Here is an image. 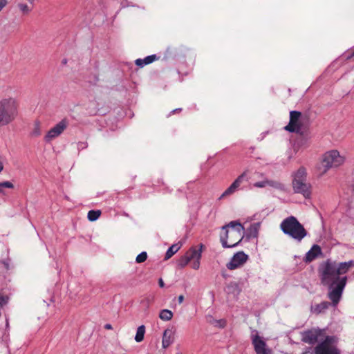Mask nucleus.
<instances>
[{
	"label": "nucleus",
	"instance_id": "nucleus-33",
	"mask_svg": "<svg viewBox=\"0 0 354 354\" xmlns=\"http://www.w3.org/2000/svg\"><path fill=\"white\" fill-rule=\"evenodd\" d=\"M178 300L179 304L183 303V301H184V296L182 295H179L178 297Z\"/></svg>",
	"mask_w": 354,
	"mask_h": 354
},
{
	"label": "nucleus",
	"instance_id": "nucleus-30",
	"mask_svg": "<svg viewBox=\"0 0 354 354\" xmlns=\"http://www.w3.org/2000/svg\"><path fill=\"white\" fill-rule=\"evenodd\" d=\"M9 297L6 295H3L0 294V306H3L6 305L8 302Z\"/></svg>",
	"mask_w": 354,
	"mask_h": 354
},
{
	"label": "nucleus",
	"instance_id": "nucleus-10",
	"mask_svg": "<svg viewBox=\"0 0 354 354\" xmlns=\"http://www.w3.org/2000/svg\"><path fill=\"white\" fill-rule=\"evenodd\" d=\"M326 337L324 330L312 328L302 333L301 340L309 344H315L319 341L322 342Z\"/></svg>",
	"mask_w": 354,
	"mask_h": 354
},
{
	"label": "nucleus",
	"instance_id": "nucleus-27",
	"mask_svg": "<svg viewBox=\"0 0 354 354\" xmlns=\"http://www.w3.org/2000/svg\"><path fill=\"white\" fill-rule=\"evenodd\" d=\"M6 188L13 189L14 185L10 181H5V182L0 183V193L1 194H5L4 189Z\"/></svg>",
	"mask_w": 354,
	"mask_h": 354
},
{
	"label": "nucleus",
	"instance_id": "nucleus-38",
	"mask_svg": "<svg viewBox=\"0 0 354 354\" xmlns=\"http://www.w3.org/2000/svg\"><path fill=\"white\" fill-rule=\"evenodd\" d=\"M3 169V165L1 162H0V173L2 171Z\"/></svg>",
	"mask_w": 354,
	"mask_h": 354
},
{
	"label": "nucleus",
	"instance_id": "nucleus-4",
	"mask_svg": "<svg viewBox=\"0 0 354 354\" xmlns=\"http://www.w3.org/2000/svg\"><path fill=\"white\" fill-rule=\"evenodd\" d=\"M280 228L285 234L298 242H301L308 234L303 225L293 216L285 218L281 223Z\"/></svg>",
	"mask_w": 354,
	"mask_h": 354
},
{
	"label": "nucleus",
	"instance_id": "nucleus-8",
	"mask_svg": "<svg viewBox=\"0 0 354 354\" xmlns=\"http://www.w3.org/2000/svg\"><path fill=\"white\" fill-rule=\"evenodd\" d=\"M301 113L297 111H291L290 112L289 123L284 127L285 130L303 135Z\"/></svg>",
	"mask_w": 354,
	"mask_h": 354
},
{
	"label": "nucleus",
	"instance_id": "nucleus-11",
	"mask_svg": "<svg viewBox=\"0 0 354 354\" xmlns=\"http://www.w3.org/2000/svg\"><path fill=\"white\" fill-rule=\"evenodd\" d=\"M248 259V255L243 251L238 252L233 255L230 261L226 264V267L230 270H235L245 263Z\"/></svg>",
	"mask_w": 354,
	"mask_h": 354
},
{
	"label": "nucleus",
	"instance_id": "nucleus-35",
	"mask_svg": "<svg viewBox=\"0 0 354 354\" xmlns=\"http://www.w3.org/2000/svg\"><path fill=\"white\" fill-rule=\"evenodd\" d=\"M181 110H182V109H181L180 108H179V109H176L173 110V111L171 112V113H173V114H174V113H179L180 111H181Z\"/></svg>",
	"mask_w": 354,
	"mask_h": 354
},
{
	"label": "nucleus",
	"instance_id": "nucleus-15",
	"mask_svg": "<svg viewBox=\"0 0 354 354\" xmlns=\"http://www.w3.org/2000/svg\"><path fill=\"white\" fill-rule=\"evenodd\" d=\"M320 254H322L321 247L316 244L313 245L310 250L306 254L304 261L306 263H310Z\"/></svg>",
	"mask_w": 354,
	"mask_h": 354
},
{
	"label": "nucleus",
	"instance_id": "nucleus-21",
	"mask_svg": "<svg viewBox=\"0 0 354 354\" xmlns=\"http://www.w3.org/2000/svg\"><path fill=\"white\" fill-rule=\"evenodd\" d=\"M42 122L38 120L34 122L32 129L30 132L32 138H37L41 134Z\"/></svg>",
	"mask_w": 354,
	"mask_h": 354
},
{
	"label": "nucleus",
	"instance_id": "nucleus-26",
	"mask_svg": "<svg viewBox=\"0 0 354 354\" xmlns=\"http://www.w3.org/2000/svg\"><path fill=\"white\" fill-rule=\"evenodd\" d=\"M101 214L100 210H90L88 212L87 217L90 221H95L99 218Z\"/></svg>",
	"mask_w": 354,
	"mask_h": 354
},
{
	"label": "nucleus",
	"instance_id": "nucleus-37",
	"mask_svg": "<svg viewBox=\"0 0 354 354\" xmlns=\"http://www.w3.org/2000/svg\"><path fill=\"white\" fill-rule=\"evenodd\" d=\"M353 57H354V50L351 53V55H348V56L346 57V59H351Z\"/></svg>",
	"mask_w": 354,
	"mask_h": 354
},
{
	"label": "nucleus",
	"instance_id": "nucleus-13",
	"mask_svg": "<svg viewBox=\"0 0 354 354\" xmlns=\"http://www.w3.org/2000/svg\"><path fill=\"white\" fill-rule=\"evenodd\" d=\"M252 344L257 354H270V351L266 348V342L258 335L253 337Z\"/></svg>",
	"mask_w": 354,
	"mask_h": 354
},
{
	"label": "nucleus",
	"instance_id": "nucleus-14",
	"mask_svg": "<svg viewBox=\"0 0 354 354\" xmlns=\"http://www.w3.org/2000/svg\"><path fill=\"white\" fill-rule=\"evenodd\" d=\"M66 127L67 122L65 120H62L48 131L46 137L50 139L55 138L59 136L66 129Z\"/></svg>",
	"mask_w": 354,
	"mask_h": 354
},
{
	"label": "nucleus",
	"instance_id": "nucleus-5",
	"mask_svg": "<svg viewBox=\"0 0 354 354\" xmlns=\"http://www.w3.org/2000/svg\"><path fill=\"white\" fill-rule=\"evenodd\" d=\"M306 169L299 167L293 174L292 188L295 193L301 194L306 198H309L312 194V186L307 182Z\"/></svg>",
	"mask_w": 354,
	"mask_h": 354
},
{
	"label": "nucleus",
	"instance_id": "nucleus-9",
	"mask_svg": "<svg viewBox=\"0 0 354 354\" xmlns=\"http://www.w3.org/2000/svg\"><path fill=\"white\" fill-rule=\"evenodd\" d=\"M334 337L326 336L325 339L315 348V354H339V350L333 345Z\"/></svg>",
	"mask_w": 354,
	"mask_h": 354
},
{
	"label": "nucleus",
	"instance_id": "nucleus-34",
	"mask_svg": "<svg viewBox=\"0 0 354 354\" xmlns=\"http://www.w3.org/2000/svg\"><path fill=\"white\" fill-rule=\"evenodd\" d=\"M104 328H105V329H107V330L112 329V326H111L110 324H106L104 326Z\"/></svg>",
	"mask_w": 354,
	"mask_h": 354
},
{
	"label": "nucleus",
	"instance_id": "nucleus-36",
	"mask_svg": "<svg viewBox=\"0 0 354 354\" xmlns=\"http://www.w3.org/2000/svg\"><path fill=\"white\" fill-rule=\"evenodd\" d=\"M302 354H315V351H306L304 352Z\"/></svg>",
	"mask_w": 354,
	"mask_h": 354
},
{
	"label": "nucleus",
	"instance_id": "nucleus-18",
	"mask_svg": "<svg viewBox=\"0 0 354 354\" xmlns=\"http://www.w3.org/2000/svg\"><path fill=\"white\" fill-rule=\"evenodd\" d=\"M331 304L333 305L332 302L330 304L328 301H322L320 304L312 306L310 311L313 314L319 315L327 310Z\"/></svg>",
	"mask_w": 354,
	"mask_h": 354
},
{
	"label": "nucleus",
	"instance_id": "nucleus-23",
	"mask_svg": "<svg viewBox=\"0 0 354 354\" xmlns=\"http://www.w3.org/2000/svg\"><path fill=\"white\" fill-rule=\"evenodd\" d=\"M180 248V245L178 244H174L171 247L169 248L167 251L166 252L165 259L167 260L170 259L174 254H176L179 249Z\"/></svg>",
	"mask_w": 354,
	"mask_h": 354
},
{
	"label": "nucleus",
	"instance_id": "nucleus-31",
	"mask_svg": "<svg viewBox=\"0 0 354 354\" xmlns=\"http://www.w3.org/2000/svg\"><path fill=\"white\" fill-rule=\"evenodd\" d=\"M8 4L7 0H0V11Z\"/></svg>",
	"mask_w": 354,
	"mask_h": 354
},
{
	"label": "nucleus",
	"instance_id": "nucleus-39",
	"mask_svg": "<svg viewBox=\"0 0 354 354\" xmlns=\"http://www.w3.org/2000/svg\"><path fill=\"white\" fill-rule=\"evenodd\" d=\"M62 63H63V64H66V59H64V60L62 61Z\"/></svg>",
	"mask_w": 354,
	"mask_h": 354
},
{
	"label": "nucleus",
	"instance_id": "nucleus-22",
	"mask_svg": "<svg viewBox=\"0 0 354 354\" xmlns=\"http://www.w3.org/2000/svg\"><path fill=\"white\" fill-rule=\"evenodd\" d=\"M259 228V223H254L250 225V227L248 230V236L249 237H257L258 236Z\"/></svg>",
	"mask_w": 354,
	"mask_h": 354
},
{
	"label": "nucleus",
	"instance_id": "nucleus-25",
	"mask_svg": "<svg viewBox=\"0 0 354 354\" xmlns=\"http://www.w3.org/2000/svg\"><path fill=\"white\" fill-rule=\"evenodd\" d=\"M159 317L163 321H169L173 317V313L167 309L162 310L160 312Z\"/></svg>",
	"mask_w": 354,
	"mask_h": 354
},
{
	"label": "nucleus",
	"instance_id": "nucleus-2",
	"mask_svg": "<svg viewBox=\"0 0 354 354\" xmlns=\"http://www.w3.org/2000/svg\"><path fill=\"white\" fill-rule=\"evenodd\" d=\"M245 228L238 221H233L221 227L220 241L223 248L236 246L243 239Z\"/></svg>",
	"mask_w": 354,
	"mask_h": 354
},
{
	"label": "nucleus",
	"instance_id": "nucleus-29",
	"mask_svg": "<svg viewBox=\"0 0 354 354\" xmlns=\"http://www.w3.org/2000/svg\"><path fill=\"white\" fill-rule=\"evenodd\" d=\"M17 7L23 14H28L30 9L27 4L18 3Z\"/></svg>",
	"mask_w": 354,
	"mask_h": 354
},
{
	"label": "nucleus",
	"instance_id": "nucleus-20",
	"mask_svg": "<svg viewBox=\"0 0 354 354\" xmlns=\"http://www.w3.org/2000/svg\"><path fill=\"white\" fill-rule=\"evenodd\" d=\"M158 59V57L156 55H152L146 57L145 59H137L136 60V64L138 66L142 67L145 65L149 64Z\"/></svg>",
	"mask_w": 354,
	"mask_h": 354
},
{
	"label": "nucleus",
	"instance_id": "nucleus-28",
	"mask_svg": "<svg viewBox=\"0 0 354 354\" xmlns=\"http://www.w3.org/2000/svg\"><path fill=\"white\" fill-rule=\"evenodd\" d=\"M147 259V253L146 252H142L139 254L136 259V261L138 263H141L145 262Z\"/></svg>",
	"mask_w": 354,
	"mask_h": 354
},
{
	"label": "nucleus",
	"instance_id": "nucleus-1",
	"mask_svg": "<svg viewBox=\"0 0 354 354\" xmlns=\"http://www.w3.org/2000/svg\"><path fill=\"white\" fill-rule=\"evenodd\" d=\"M353 267L354 260L337 263L330 259L326 260L319 267V272L322 283L329 287L328 297L332 301L334 307L339 304L348 280L347 277H340L339 276L346 274Z\"/></svg>",
	"mask_w": 354,
	"mask_h": 354
},
{
	"label": "nucleus",
	"instance_id": "nucleus-24",
	"mask_svg": "<svg viewBox=\"0 0 354 354\" xmlns=\"http://www.w3.org/2000/svg\"><path fill=\"white\" fill-rule=\"evenodd\" d=\"M145 333V326L144 325L140 326L137 328L136 334L135 336V340L137 342H142L144 339Z\"/></svg>",
	"mask_w": 354,
	"mask_h": 354
},
{
	"label": "nucleus",
	"instance_id": "nucleus-32",
	"mask_svg": "<svg viewBox=\"0 0 354 354\" xmlns=\"http://www.w3.org/2000/svg\"><path fill=\"white\" fill-rule=\"evenodd\" d=\"M158 284H159V286H160V288H163V287L165 286V283H164V281H163L162 279H161V278H160V279H159V280H158Z\"/></svg>",
	"mask_w": 354,
	"mask_h": 354
},
{
	"label": "nucleus",
	"instance_id": "nucleus-19",
	"mask_svg": "<svg viewBox=\"0 0 354 354\" xmlns=\"http://www.w3.org/2000/svg\"><path fill=\"white\" fill-rule=\"evenodd\" d=\"M254 187H265L266 186H270L272 187H274L276 189H281L283 185L278 181L275 180H266L260 182H256L254 184Z\"/></svg>",
	"mask_w": 354,
	"mask_h": 354
},
{
	"label": "nucleus",
	"instance_id": "nucleus-16",
	"mask_svg": "<svg viewBox=\"0 0 354 354\" xmlns=\"http://www.w3.org/2000/svg\"><path fill=\"white\" fill-rule=\"evenodd\" d=\"M174 342V332L170 328L165 330L162 335V347L166 348L169 347Z\"/></svg>",
	"mask_w": 354,
	"mask_h": 354
},
{
	"label": "nucleus",
	"instance_id": "nucleus-3",
	"mask_svg": "<svg viewBox=\"0 0 354 354\" xmlns=\"http://www.w3.org/2000/svg\"><path fill=\"white\" fill-rule=\"evenodd\" d=\"M20 102L15 97L8 96L0 99V127L13 122L18 117Z\"/></svg>",
	"mask_w": 354,
	"mask_h": 354
},
{
	"label": "nucleus",
	"instance_id": "nucleus-17",
	"mask_svg": "<svg viewBox=\"0 0 354 354\" xmlns=\"http://www.w3.org/2000/svg\"><path fill=\"white\" fill-rule=\"evenodd\" d=\"M225 291L227 295H232L234 297H237L241 292V288L238 283L231 281L227 284Z\"/></svg>",
	"mask_w": 354,
	"mask_h": 354
},
{
	"label": "nucleus",
	"instance_id": "nucleus-6",
	"mask_svg": "<svg viewBox=\"0 0 354 354\" xmlns=\"http://www.w3.org/2000/svg\"><path fill=\"white\" fill-rule=\"evenodd\" d=\"M199 247V249H196L195 247L191 248L186 254L179 259L178 266L184 268L189 263V262L194 261L192 264V267L194 270H198L200 267V259L201 258V253L204 245L203 244H200Z\"/></svg>",
	"mask_w": 354,
	"mask_h": 354
},
{
	"label": "nucleus",
	"instance_id": "nucleus-7",
	"mask_svg": "<svg viewBox=\"0 0 354 354\" xmlns=\"http://www.w3.org/2000/svg\"><path fill=\"white\" fill-rule=\"evenodd\" d=\"M344 162V158L340 156L337 150H332L326 152L323 158L322 164L325 167L324 172H326L329 168L338 167Z\"/></svg>",
	"mask_w": 354,
	"mask_h": 354
},
{
	"label": "nucleus",
	"instance_id": "nucleus-12",
	"mask_svg": "<svg viewBox=\"0 0 354 354\" xmlns=\"http://www.w3.org/2000/svg\"><path fill=\"white\" fill-rule=\"evenodd\" d=\"M245 176L246 171H244L241 175H239L230 185V187L227 188L225 191L221 195L219 199L221 200L234 194L239 189L241 184L244 182Z\"/></svg>",
	"mask_w": 354,
	"mask_h": 354
}]
</instances>
